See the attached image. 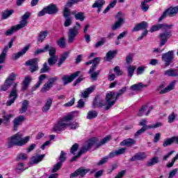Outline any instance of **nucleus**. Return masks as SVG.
I'll return each instance as SVG.
<instances>
[{
    "label": "nucleus",
    "mask_w": 178,
    "mask_h": 178,
    "mask_svg": "<svg viewBox=\"0 0 178 178\" xmlns=\"http://www.w3.org/2000/svg\"><path fill=\"white\" fill-rule=\"evenodd\" d=\"M29 141H30V136L23 138L22 134L21 132H17L8 138V148H12V147H15V145H17V147H22V145H26Z\"/></svg>",
    "instance_id": "f257e3e1"
},
{
    "label": "nucleus",
    "mask_w": 178,
    "mask_h": 178,
    "mask_svg": "<svg viewBox=\"0 0 178 178\" xmlns=\"http://www.w3.org/2000/svg\"><path fill=\"white\" fill-rule=\"evenodd\" d=\"M76 25L72 28H70L67 33V42L68 44H73L76 41V37H77L80 33L81 29V24L79 22H76Z\"/></svg>",
    "instance_id": "f03ea898"
},
{
    "label": "nucleus",
    "mask_w": 178,
    "mask_h": 178,
    "mask_svg": "<svg viewBox=\"0 0 178 178\" xmlns=\"http://www.w3.org/2000/svg\"><path fill=\"white\" fill-rule=\"evenodd\" d=\"M97 141H98V139L97 138H92L91 139H90L88 143L82 147L78 154L74 156L70 160V162H74L77 161V159H79V158H80V156H81L83 154H85V152H87L88 150L91 149L93 145H95Z\"/></svg>",
    "instance_id": "7ed1b4c3"
},
{
    "label": "nucleus",
    "mask_w": 178,
    "mask_h": 178,
    "mask_svg": "<svg viewBox=\"0 0 178 178\" xmlns=\"http://www.w3.org/2000/svg\"><path fill=\"white\" fill-rule=\"evenodd\" d=\"M74 118V117L72 114L64 117L60 122H58L56 125L54 127V131H63V130H65V127L69 126V122H70V120H73Z\"/></svg>",
    "instance_id": "20e7f679"
},
{
    "label": "nucleus",
    "mask_w": 178,
    "mask_h": 178,
    "mask_svg": "<svg viewBox=\"0 0 178 178\" xmlns=\"http://www.w3.org/2000/svg\"><path fill=\"white\" fill-rule=\"evenodd\" d=\"M105 99L106 104L105 111H109V109L116 104V101H118V99H116V92H115V91H109L106 95Z\"/></svg>",
    "instance_id": "39448f33"
},
{
    "label": "nucleus",
    "mask_w": 178,
    "mask_h": 178,
    "mask_svg": "<svg viewBox=\"0 0 178 178\" xmlns=\"http://www.w3.org/2000/svg\"><path fill=\"white\" fill-rule=\"evenodd\" d=\"M175 59V51L173 50L169 51L167 53L163 54L161 55V60L165 62V67H168L172 63H173V60Z\"/></svg>",
    "instance_id": "423d86ee"
},
{
    "label": "nucleus",
    "mask_w": 178,
    "mask_h": 178,
    "mask_svg": "<svg viewBox=\"0 0 178 178\" xmlns=\"http://www.w3.org/2000/svg\"><path fill=\"white\" fill-rule=\"evenodd\" d=\"M17 86H19V83H16L14 85L13 90L8 96L9 99L7 101V102L6 104V105L7 106H10V105H12V104H15V102L17 99V89H16Z\"/></svg>",
    "instance_id": "0eeeda50"
},
{
    "label": "nucleus",
    "mask_w": 178,
    "mask_h": 178,
    "mask_svg": "<svg viewBox=\"0 0 178 178\" xmlns=\"http://www.w3.org/2000/svg\"><path fill=\"white\" fill-rule=\"evenodd\" d=\"M172 37V31H168V29L164 30V32L161 33L159 35V38L160 39V44L159 47H163L166 42H168V40Z\"/></svg>",
    "instance_id": "6e6552de"
},
{
    "label": "nucleus",
    "mask_w": 178,
    "mask_h": 178,
    "mask_svg": "<svg viewBox=\"0 0 178 178\" xmlns=\"http://www.w3.org/2000/svg\"><path fill=\"white\" fill-rule=\"evenodd\" d=\"M70 15H72L70 9L65 8L63 11V16L65 19L63 24L64 27H70V26L73 24V18L70 16Z\"/></svg>",
    "instance_id": "1a4fd4ad"
},
{
    "label": "nucleus",
    "mask_w": 178,
    "mask_h": 178,
    "mask_svg": "<svg viewBox=\"0 0 178 178\" xmlns=\"http://www.w3.org/2000/svg\"><path fill=\"white\" fill-rule=\"evenodd\" d=\"M174 26L173 24H157L152 26L149 31L150 33H154V31H158L159 30H172Z\"/></svg>",
    "instance_id": "9d476101"
},
{
    "label": "nucleus",
    "mask_w": 178,
    "mask_h": 178,
    "mask_svg": "<svg viewBox=\"0 0 178 178\" xmlns=\"http://www.w3.org/2000/svg\"><path fill=\"white\" fill-rule=\"evenodd\" d=\"M26 66H30V72L31 73H34V72H37L38 70V58H31L28 60L25 63Z\"/></svg>",
    "instance_id": "9b49d317"
},
{
    "label": "nucleus",
    "mask_w": 178,
    "mask_h": 178,
    "mask_svg": "<svg viewBox=\"0 0 178 178\" xmlns=\"http://www.w3.org/2000/svg\"><path fill=\"white\" fill-rule=\"evenodd\" d=\"M117 21L114 23V24L111 26V30L115 31L118 29H120L122 26H123L124 23V18L122 17V13L119 12L115 16Z\"/></svg>",
    "instance_id": "f8f14e48"
},
{
    "label": "nucleus",
    "mask_w": 178,
    "mask_h": 178,
    "mask_svg": "<svg viewBox=\"0 0 178 178\" xmlns=\"http://www.w3.org/2000/svg\"><path fill=\"white\" fill-rule=\"evenodd\" d=\"M81 72L78 71L73 74H72L70 76L69 75H63L62 80L64 83V86H66L67 84H69V83H72L76 77H78L79 74H81Z\"/></svg>",
    "instance_id": "ddd939ff"
},
{
    "label": "nucleus",
    "mask_w": 178,
    "mask_h": 178,
    "mask_svg": "<svg viewBox=\"0 0 178 178\" xmlns=\"http://www.w3.org/2000/svg\"><path fill=\"white\" fill-rule=\"evenodd\" d=\"M152 106H150L148 108V104L142 106L141 108L139 109L138 116H144V115H145V116H148V115H149V113H151V111H152Z\"/></svg>",
    "instance_id": "4468645a"
},
{
    "label": "nucleus",
    "mask_w": 178,
    "mask_h": 178,
    "mask_svg": "<svg viewBox=\"0 0 178 178\" xmlns=\"http://www.w3.org/2000/svg\"><path fill=\"white\" fill-rule=\"evenodd\" d=\"M24 115H19L17 118H15L13 120V131H17V129L19 128V126L23 123L25 120Z\"/></svg>",
    "instance_id": "2eb2a0df"
},
{
    "label": "nucleus",
    "mask_w": 178,
    "mask_h": 178,
    "mask_svg": "<svg viewBox=\"0 0 178 178\" xmlns=\"http://www.w3.org/2000/svg\"><path fill=\"white\" fill-rule=\"evenodd\" d=\"M44 10H46V13H47V15H56L59 10L58 7H56V5L54 3H51L50 5L44 7Z\"/></svg>",
    "instance_id": "dca6fc26"
},
{
    "label": "nucleus",
    "mask_w": 178,
    "mask_h": 178,
    "mask_svg": "<svg viewBox=\"0 0 178 178\" xmlns=\"http://www.w3.org/2000/svg\"><path fill=\"white\" fill-rule=\"evenodd\" d=\"M147 158L145 152H139L135 154L129 160L130 162H136V161H144Z\"/></svg>",
    "instance_id": "f3484780"
},
{
    "label": "nucleus",
    "mask_w": 178,
    "mask_h": 178,
    "mask_svg": "<svg viewBox=\"0 0 178 178\" xmlns=\"http://www.w3.org/2000/svg\"><path fill=\"white\" fill-rule=\"evenodd\" d=\"M71 15L74 16L76 20H79L80 22H84L86 20V14L83 12H77L75 10L71 12Z\"/></svg>",
    "instance_id": "a211bd4d"
},
{
    "label": "nucleus",
    "mask_w": 178,
    "mask_h": 178,
    "mask_svg": "<svg viewBox=\"0 0 178 178\" xmlns=\"http://www.w3.org/2000/svg\"><path fill=\"white\" fill-rule=\"evenodd\" d=\"M69 55H70V51H65L62 54H60L58 61L57 63L58 67H60L63 63H65V60L69 58Z\"/></svg>",
    "instance_id": "6ab92c4d"
},
{
    "label": "nucleus",
    "mask_w": 178,
    "mask_h": 178,
    "mask_svg": "<svg viewBox=\"0 0 178 178\" xmlns=\"http://www.w3.org/2000/svg\"><path fill=\"white\" fill-rule=\"evenodd\" d=\"M176 83H177V81H172L166 88L160 91V94H166V92H169L170 91L175 90Z\"/></svg>",
    "instance_id": "aec40b11"
},
{
    "label": "nucleus",
    "mask_w": 178,
    "mask_h": 178,
    "mask_svg": "<svg viewBox=\"0 0 178 178\" xmlns=\"http://www.w3.org/2000/svg\"><path fill=\"white\" fill-rule=\"evenodd\" d=\"M126 152V148H121L118 150H114L111 152L107 156L109 159L115 158V156H119V155H123Z\"/></svg>",
    "instance_id": "412c9836"
},
{
    "label": "nucleus",
    "mask_w": 178,
    "mask_h": 178,
    "mask_svg": "<svg viewBox=\"0 0 178 178\" xmlns=\"http://www.w3.org/2000/svg\"><path fill=\"white\" fill-rule=\"evenodd\" d=\"M148 27V22H142L140 23L137 24L135 27L132 29L133 32L135 31H140V30H146Z\"/></svg>",
    "instance_id": "4be33fe9"
},
{
    "label": "nucleus",
    "mask_w": 178,
    "mask_h": 178,
    "mask_svg": "<svg viewBox=\"0 0 178 178\" xmlns=\"http://www.w3.org/2000/svg\"><path fill=\"white\" fill-rule=\"evenodd\" d=\"M118 55V50H110L107 52L106 54V56L104 58V60H106V62H111L112 59L115 58Z\"/></svg>",
    "instance_id": "5701e85b"
},
{
    "label": "nucleus",
    "mask_w": 178,
    "mask_h": 178,
    "mask_svg": "<svg viewBox=\"0 0 178 178\" xmlns=\"http://www.w3.org/2000/svg\"><path fill=\"white\" fill-rule=\"evenodd\" d=\"M164 76L168 77H178V70L175 68H170L164 71Z\"/></svg>",
    "instance_id": "b1692460"
},
{
    "label": "nucleus",
    "mask_w": 178,
    "mask_h": 178,
    "mask_svg": "<svg viewBox=\"0 0 178 178\" xmlns=\"http://www.w3.org/2000/svg\"><path fill=\"white\" fill-rule=\"evenodd\" d=\"M147 87H148V85H145L140 82L131 86L130 90H131V91H142L143 88H145Z\"/></svg>",
    "instance_id": "393cba45"
},
{
    "label": "nucleus",
    "mask_w": 178,
    "mask_h": 178,
    "mask_svg": "<svg viewBox=\"0 0 178 178\" xmlns=\"http://www.w3.org/2000/svg\"><path fill=\"white\" fill-rule=\"evenodd\" d=\"M45 157V154L33 156L31 159V162L28 163V165H33L34 163H40L42 159Z\"/></svg>",
    "instance_id": "a878e982"
},
{
    "label": "nucleus",
    "mask_w": 178,
    "mask_h": 178,
    "mask_svg": "<svg viewBox=\"0 0 178 178\" xmlns=\"http://www.w3.org/2000/svg\"><path fill=\"white\" fill-rule=\"evenodd\" d=\"M95 90V86H90V88L85 89V90L81 92V97L88 98V97H90V94H91L92 92H94Z\"/></svg>",
    "instance_id": "bb28decb"
},
{
    "label": "nucleus",
    "mask_w": 178,
    "mask_h": 178,
    "mask_svg": "<svg viewBox=\"0 0 178 178\" xmlns=\"http://www.w3.org/2000/svg\"><path fill=\"white\" fill-rule=\"evenodd\" d=\"M29 48L30 47L29 46H26L22 49V51H19L18 53L13 54V59L16 60V59H19V58L23 56V55H24L26 52L29 51Z\"/></svg>",
    "instance_id": "cd10ccee"
},
{
    "label": "nucleus",
    "mask_w": 178,
    "mask_h": 178,
    "mask_svg": "<svg viewBox=\"0 0 178 178\" xmlns=\"http://www.w3.org/2000/svg\"><path fill=\"white\" fill-rule=\"evenodd\" d=\"M49 32L48 31H40L37 37L38 42H44L45 38L48 36Z\"/></svg>",
    "instance_id": "c85d7f7f"
},
{
    "label": "nucleus",
    "mask_w": 178,
    "mask_h": 178,
    "mask_svg": "<svg viewBox=\"0 0 178 178\" xmlns=\"http://www.w3.org/2000/svg\"><path fill=\"white\" fill-rule=\"evenodd\" d=\"M52 101H54L53 98H48L47 99L44 106L42 108V111L44 113H47V112L51 109V106H52Z\"/></svg>",
    "instance_id": "c756f323"
},
{
    "label": "nucleus",
    "mask_w": 178,
    "mask_h": 178,
    "mask_svg": "<svg viewBox=\"0 0 178 178\" xmlns=\"http://www.w3.org/2000/svg\"><path fill=\"white\" fill-rule=\"evenodd\" d=\"M104 5H105V0H96L92 4V8H97V13H99Z\"/></svg>",
    "instance_id": "7c9ffc66"
},
{
    "label": "nucleus",
    "mask_w": 178,
    "mask_h": 178,
    "mask_svg": "<svg viewBox=\"0 0 178 178\" xmlns=\"http://www.w3.org/2000/svg\"><path fill=\"white\" fill-rule=\"evenodd\" d=\"M47 79V74H42L39 76V81L38 83L33 87V90H35L37 88H40V86H41L44 83V80Z\"/></svg>",
    "instance_id": "2f4dec72"
},
{
    "label": "nucleus",
    "mask_w": 178,
    "mask_h": 178,
    "mask_svg": "<svg viewBox=\"0 0 178 178\" xmlns=\"http://www.w3.org/2000/svg\"><path fill=\"white\" fill-rule=\"evenodd\" d=\"M15 11L13 10H5L1 13V19L3 20H6V19H9Z\"/></svg>",
    "instance_id": "473e14b6"
},
{
    "label": "nucleus",
    "mask_w": 178,
    "mask_h": 178,
    "mask_svg": "<svg viewBox=\"0 0 178 178\" xmlns=\"http://www.w3.org/2000/svg\"><path fill=\"white\" fill-rule=\"evenodd\" d=\"M31 80H33L31 76H25V79L23 81L22 90H27L29 86H30V83H31Z\"/></svg>",
    "instance_id": "72a5a7b5"
},
{
    "label": "nucleus",
    "mask_w": 178,
    "mask_h": 178,
    "mask_svg": "<svg viewBox=\"0 0 178 178\" xmlns=\"http://www.w3.org/2000/svg\"><path fill=\"white\" fill-rule=\"evenodd\" d=\"M29 104H30V102L28 100H24L22 104V107L19 110V113H26V112H27V109L29 108Z\"/></svg>",
    "instance_id": "f704fd0d"
},
{
    "label": "nucleus",
    "mask_w": 178,
    "mask_h": 178,
    "mask_svg": "<svg viewBox=\"0 0 178 178\" xmlns=\"http://www.w3.org/2000/svg\"><path fill=\"white\" fill-rule=\"evenodd\" d=\"M156 163H159V157L154 156L149 161H147V163H146V166L149 168L151 166H154V165H156Z\"/></svg>",
    "instance_id": "c9c22d12"
},
{
    "label": "nucleus",
    "mask_w": 178,
    "mask_h": 178,
    "mask_svg": "<svg viewBox=\"0 0 178 178\" xmlns=\"http://www.w3.org/2000/svg\"><path fill=\"white\" fill-rule=\"evenodd\" d=\"M122 145H125L126 147H131V145H134L136 144V140L134 139L128 138L126 140H124L121 143Z\"/></svg>",
    "instance_id": "e433bc0d"
},
{
    "label": "nucleus",
    "mask_w": 178,
    "mask_h": 178,
    "mask_svg": "<svg viewBox=\"0 0 178 178\" xmlns=\"http://www.w3.org/2000/svg\"><path fill=\"white\" fill-rule=\"evenodd\" d=\"M136 65H130L128 67H127V70L128 72V77H130V79L133 77V74H134V72H136Z\"/></svg>",
    "instance_id": "4c0bfd02"
},
{
    "label": "nucleus",
    "mask_w": 178,
    "mask_h": 178,
    "mask_svg": "<svg viewBox=\"0 0 178 178\" xmlns=\"http://www.w3.org/2000/svg\"><path fill=\"white\" fill-rule=\"evenodd\" d=\"M168 10V16H170V17H173L175 15H177L178 13V6L176 7H170L167 9Z\"/></svg>",
    "instance_id": "58836bf2"
},
{
    "label": "nucleus",
    "mask_w": 178,
    "mask_h": 178,
    "mask_svg": "<svg viewBox=\"0 0 178 178\" xmlns=\"http://www.w3.org/2000/svg\"><path fill=\"white\" fill-rule=\"evenodd\" d=\"M11 118H13V114L7 115H3V126H8L9 123H10V119Z\"/></svg>",
    "instance_id": "ea45409f"
},
{
    "label": "nucleus",
    "mask_w": 178,
    "mask_h": 178,
    "mask_svg": "<svg viewBox=\"0 0 178 178\" xmlns=\"http://www.w3.org/2000/svg\"><path fill=\"white\" fill-rule=\"evenodd\" d=\"M49 51V55L50 57L58 56H56V48L49 45L48 44L47 52Z\"/></svg>",
    "instance_id": "a19ab883"
},
{
    "label": "nucleus",
    "mask_w": 178,
    "mask_h": 178,
    "mask_svg": "<svg viewBox=\"0 0 178 178\" xmlns=\"http://www.w3.org/2000/svg\"><path fill=\"white\" fill-rule=\"evenodd\" d=\"M12 84H13L12 81H9L6 79L4 84L1 87V91H7V90L12 87Z\"/></svg>",
    "instance_id": "79ce46f5"
},
{
    "label": "nucleus",
    "mask_w": 178,
    "mask_h": 178,
    "mask_svg": "<svg viewBox=\"0 0 178 178\" xmlns=\"http://www.w3.org/2000/svg\"><path fill=\"white\" fill-rule=\"evenodd\" d=\"M45 52H48V44H46L43 49H38L34 52V55L37 56V55H40V54H44Z\"/></svg>",
    "instance_id": "37998d69"
},
{
    "label": "nucleus",
    "mask_w": 178,
    "mask_h": 178,
    "mask_svg": "<svg viewBox=\"0 0 178 178\" xmlns=\"http://www.w3.org/2000/svg\"><path fill=\"white\" fill-rule=\"evenodd\" d=\"M98 116V112L96 111H90L87 115V119L91 120V119H95Z\"/></svg>",
    "instance_id": "c03bdc74"
},
{
    "label": "nucleus",
    "mask_w": 178,
    "mask_h": 178,
    "mask_svg": "<svg viewBox=\"0 0 178 178\" xmlns=\"http://www.w3.org/2000/svg\"><path fill=\"white\" fill-rule=\"evenodd\" d=\"M78 174L81 177H84L88 172H90V169H83V168H79L77 169Z\"/></svg>",
    "instance_id": "a18cd8bd"
},
{
    "label": "nucleus",
    "mask_w": 178,
    "mask_h": 178,
    "mask_svg": "<svg viewBox=\"0 0 178 178\" xmlns=\"http://www.w3.org/2000/svg\"><path fill=\"white\" fill-rule=\"evenodd\" d=\"M111 140V136H107L105 138H104L97 145V148H99L102 145H104V144H106L108 141Z\"/></svg>",
    "instance_id": "49530a36"
},
{
    "label": "nucleus",
    "mask_w": 178,
    "mask_h": 178,
    "mask_svg": "<svg viewBox=\"0 0 178 178\" xmlns=\"http://www.w3.org/2000/svg\"><path fill=\"white\" fill-rule=\"evenodd\" d=\"M56 62H58V56L49 57L47 60V63L50 66H54V65L56 64Z\"/></svg>",
    "instance_id": "de8ad7c7"
},
{
    "label": "nucleus",
    "mask_w": 178,
    "mask_h": 178,
    "mask_svg": "<svg viewBox=\"0 0 178 178\" xmlns=\"http://www.w3.org/2000/svg\"><path fill=\"white\" fill-rule=\"evenodd\" d=\"M134 57V54L129 53L125 58V62L127 65H131L133 63V58Z\"/></svg>",
    "instance_id": "09e8293b"
},
{
    "label": "nucleus",
    "mask_w": 178,
    "mask_h": 178,
    "mask_svg": "<svg viewBox=\"0 0 178 178\" xmlns=\"http://www.w3.org/2000/svg\"><path fill=\"white\" fill-rule=\"evenodd\" d=\"M117 1L116 0H113V1H112L106 8V9L104 10L103 13H108V12H109V10H111V9H112V8H115V6H116V3H117Z\"/></svg>",
    "instance_id": "8fccbe9b"
},
{
    "label": "nucleus",
    "mask_w": 178,
    "mask_h": 178,
    "mask_svg": "<svg viewBox=\"0 0 178 178\" xmlns=\"http://www.w3.org/2000/svg\"><path fill=\"white\" fill-rule=\"evenodd\" d=\"M177 119V114L172 113L168 117V123H173Z\"/></svg>",
    "instance_id": "3c124183"
},
{
    "label": "nucleus",
    "mask_w": 178,
    "mask_h": 178,
    "mask_svg": "<svg viewBox=\"0 0 178 178\" xmlns=\"http://www.w3.org/2000/svg\"><path fill=\"white\" fill-rule=\"evenodd\" d=\"M52 87L53 86L49 83L47 82L41 88V92H47V91H49Z\"/></svg>",
    "instance_id": "603ef678"
},
{
    "label": "nucleus",
    "mask_w": 178,
    "mask_h": 178,
    "mask_svg": "<svg viewBox=\"0 0 178 178\" xmlns=\"http://www.w3.org/2000/svg\"><path fill=\"white\" fill-rule=\"evenodd\" d=\"M17 30H19V29L16 26H13L10 29L7 30L5 35L7 36L12 35V34H13V33H16V31H17Z\"/></svg>",
    "instance_id": "864d4df0"
},
{
    "label": "nucleus",
    "mask_w": 178,
    "mask_h": 178,
    "mask_svg": "<svg viewBox=\"0 0 178 178\" xmlns=\"http://www.w3.org/2000/svg\"><path fill=\"white\" fill-rule=\"evenodd\" d=\"M27 24H29V21H25L24 19H22L19 22V24L17 25H15L17 26V29H18V30H20L24 27H26V26H27Z\"/></svg>",
    "instance_id": "5fc2aeb1"
},
{
    "label": "nucleus",
    "mask_w": 178,
    "mask_h": 178,
    "mask_svg": "<svg viewBox=\"0 0 178 178\" xmlns=\"http://www.w3.org/2000/svg\"><path fill=\"white\" fill-rule=\"evenodd\" d=\"M57 45L60 47V48H66V40L65 38H61L57 41Z\"/></svg>",
    "instance_id": "6e6d98bb"
},
{
    "label": "nucleus",
    "mask_w": 178,
    "mask_h": 178,
    "mask_svg": "<svg viewBox=\"0 0 178 178\" xmlns=\"http://www.w3.org/2000/svg\"><path fill=\"white\" fill-rule=\"evenodd\" d=\"M126 91H127V87H124L122 89H120V90H118V92H117V94L115 95L116 99H119V98H120V97H122L123 95V94L124 92H126Z\"/></svg>",
    "instance_id": "4d7b16f0"
},
{
    "label": "nucleus",
    "mask_w": 178,
    "mask_h": 178,
    "mask_svg": "<svg viewBox=\"0 0 178 178\" xmlns=\"http://www.w3.org/2000/svg\"><path fill=\"white\" fill-rule=\"evenodd\" d=\"M149 1H147V0H145L144 1H142L140 7L141 9L143 12H147L148 10V9H149V6H148Z\"/></svg>",
    "instance_id": "13d9d810"
},
{
    "label": "nucleus",
    "mask_w": 178,
    "mask_h": 178,
    "mask_svg": "<svg viewBox=\"0 0 178 178\" xmlns=\"http://www.w3.org/2000/svg\"><path fill=\"white\" fill-rule=\"evenodd\" d=\"M147 127H142L140 129H139L135 134H134V137L135 138H138V137H140V136H141V134H143V133H145V131H147Z\"/></svg>",
    "instance_id": "bf43d9fd"
},
{
    "label": "nucleus",
    "mask_w": 178,
    "mask_h": 178,
    "mask_svg": "<svg viewBox=\"0 0 178 178\" xmlns=\"http://www.w3.org/2000/svg\"><path fill=\"white\" fill-rule=\"evenodd\" d=\"M99 73H101V70H97L95 72L89 73V74H90V79H92L93 81H95L97 79H98V76H99Z\"/></svg>",
    "instance_id": "052dcab7"
},
{
    "label": "nucleus",
    "mask_w": 178,
    "mask_h": 178,
    "mask_svg": "<svg viewBox=\"0 0 178 178\" xmlns=\"http://www.w3.org/2000/svg\"><path fill=\"white\" fill-rule=\"evenodd\" d=\"M29 156L26 153H21L17 155V161H27V159Z\"/></svg>",
    "instance_id": "680f3d73"
},
{
    "label": "nucleus",
    "mask_w": 178,
    "mask_h": 178,
    "mask_svg": "<svg viewBox=\"0 0 178 178\" xmlns=\"http://www.w3.org/2000/svg\"><path fill=\"white\" fill-rule=\"evenodd\" d=\"M60 168H62V163L58 162L56 165H54L51 170V173H56V172H58Z\"/></svg>",
    "instance_id": "e2e57ef3"
},
{
    "label": "nucleus",
    "mask_w": 178,
    "mask_h": 178,
    "mask_svg": "<svg viewBox=\"0 0 178 178\" xmlns=\"http://www.w3.org/2000/svg\"><path fill=\"white\" fill-rule=\"evenodd\" d=\"M49 70H51V68L49 67V66H48V63H44L43 64L42 68L40 69V73H47V72H49Z\"/></svg>",
    "instance_id": "0e129e2a"
},
{
    "label": "nucleus",
    "mask_w": 178,
    "mask_h": 178,
    "mask_svg": "<svg viewBox=\"0 0 178 178\" xmlns=\"http://www.w3.org/2000/svg\"><path fill=\"white\" fill-rule=\"evenodd\" d=\"M109 159V157L106 156L103 157L98 163H97V166H102L104 163H106L108 162V160Z\"/></svg>",
    "instance_id": "69168bd1"
},
{
    "label": "nucleus",
    "mask_w": 178,
    "mask_h": 178,
    "mask_svg": "<svg viewBox=\"0 0 178 178\" xmlns=\"http://www.w3.org/2000/svg\"><path fill=\"white\" fill-rule=\"evenodd\" d=\"M6 80L8 81H11V83H13V81H15V80H16V74L12 72L11 74H10V75L6 79Z\"/></svg>",
    "instance_id": "338daca9"
},
{
    "label": "nucleus",
    "mask_w": 178,
    "mask_h": 178,
    "mask_svg": "<svg viewBox=\"0 0 178 178\" xmlns=\"http://www.w3.org/2000/svg\"><path fill=\"white\" fill-rule=\"evenodd\" d=\"M66 161V153L65 152L61 151L60 155V162L62 163Z\"/></svg>",
    "instance_id": "774afa93"
}]
</instances>
